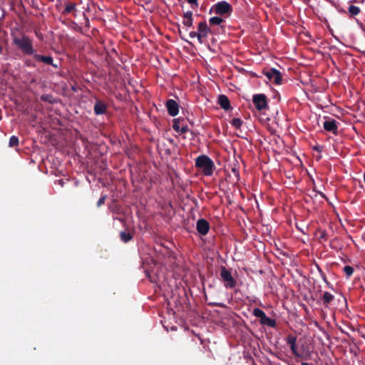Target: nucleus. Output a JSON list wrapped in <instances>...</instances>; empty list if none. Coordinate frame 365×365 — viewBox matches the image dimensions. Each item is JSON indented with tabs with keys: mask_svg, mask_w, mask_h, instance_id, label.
<instances>
[{
	"mask_svg": "<svg viewBox=\"0 0 365 365\" xmlns=\"http://www.w3.org/2000/svg\"><path fill=\"white\" fill-rule=\"evenodd\" d=\"M195 167L206 176L212 175L215 169L212 160L205 155H201L195 159Z\"/></svg>",
	"mask_w": 365,
	"mask_h": 365,
	"instance_id": "1",
	"label": "nucleus"
},
{
	"mask_svg": "<svg viewBox=\"0 0 365 365\" xmlns=\"http://www.w3.org/2000/svg\"><path fill=\"white\" fill-rule=\"evenodd\" d=\"M13 42L24 55L34 56L35 51L32 40L29 37L25 35H23L21 37H15Z\"/></svg>",
	"mask_w": 365,
	"mask_h": 365,
	"instance_id": "2",
	"label": "nucleus"
},
{
	"mask_svg": "<svg viewBox=\"0 0 365 365\" xmlns=\"http://www.w3.org/2000/svg\"><path fill=\"white\" fill-rule=\"evenodd\" d=\"M220 277L225 288L233 289L237 286V280L232 277L231 272L224 266L220 267Z\"/></svg>",
	"mask_w": 365,
	"mask_h": 365,
	"instance_id": "3",
	"label": "nucleus"
},
{
	"mask_svg": "<svg viewBox=\"0 0 365 365\" xmlns=\"http://www.w3.org/2000/svg\"><path fill=\"white\" fill-rule=\"evenodd\" d=\"M214 10L215 13L217 15L225 16L230 15L232 11V6L230 4L225 1H219L215 4L212 9L210 10V13L212 10Z\"/></svg>",
	"mask_w": 365,
	"mask_h": 365,
	"instance_id": "4",
	"label": "nucleus"
},
{
	"mask_svg": "<svg viewBox=\"0 0 365 365\" xmlns=\"http://www.w3.org/2000/svg\"><path fill=\"white\" fill-rule=\"evenodd\" d=\"M253 315L257 318H259L260 323L262 324H265L270 327H274L276 326L275 320L268 317L265 312L259 308L254 309Z\"/></svg>",
	"mask_w": 365,
	"mask_h": 365,
	"instance_id": "5",
	"label": "nucleus"
},
{
	"mask_svg": "<svg viewBox=\"0 0 365 365\" xmlns=\"http://www.w3.org/2000/svg\"><path fill=\"white\" fill-rule=\"evenodd\" d=\"M263 73L270 82H272L277 85L281 84L282 75L281 73L276 68H272L267 70H264Z\"/></svg>",
	"mask_w": 365,
	"mask_h": 365,
	"instance_id": "6",
	"label": "nucleus"
},
{
	"mask_svg": "<svg viewBox=\"0 0 365 365\" xmlns=\"http://www.w3.org/2000/svg\"><path fill=\"white\" fill-rule=\"evenodd\" d=\"M252 102L257 110H262L268 107L267 98L263 93L255 94Z\"/></svg>",
	"mask_w": 365,
	"mask_h": 365,
	"instance_id": "7",
	"label": "nucleus"
},
{
	"mask_svg": "<svg viewBox=\"0 0 365 365\" xmlns=\"http://www.w3.org/2000/svg\"><path fill=\"white\" fill-rule=\"evenodd\" d=\"M173 128L175 131L180 133H185L189 130L186 121L184 118H175L173 123Z\"/></svg>",
	"mask_w": 365,
	"mask_h": 365,
	"instance_id": "8",
	"label": "nucleus"
},
{
	"mask_svg": "<svg viewBox=\"0 0 365 365\" xmlns=\"http://www.w3.org/2000/svg\"><path fill=\"white\" fill-rule=\"evenodd\" d=\"M210 228L209 222L204 218L199 219L196 222V230L201 235H206L209 232Z\"/></svg>",
	"mask_w": 365,
	"mask_h": 365,
	"instance_id": "9",
	"label": "nucleus"
},
{
	"mask_svg": "<svg viewBox=\"0 0 365 365\" xmlns=\"http://www.w3.org/2000/svg\"><path fill=\"white\" fill-rule=\"evenodd\" d=\"M198 41L202 43V39L206 38L210 32V28L207 26L206 21H201L197 26Z\"/></svg>",
	"mask_w": 365,
	"mask_h": 365,
	"instance_id": "10",
	"label": "nucleus"
},
{
	"mask_svg": "<svg viewBox=\"0 0 365 365\" xmlns=\"http://www.w3.org/2000/svg\"><path fill=\"white\" fill-rule=\"evenodd\" d=\"M165 106L170 115L176 116L178 114L179 105L175 100H168Z\"/></svg>",
	"mask_w": 365,
	"mask_h": 365,
	"instance_id": "11",
	"label": "nucleus"
},
{
	"mask_svg": "<svg viewBox=\"0 0 365 365\" xmlns=\"http://www.w3.org/2000/svg\"><path fill=\"white\" fill-rule=\"evenodd\" d=\"M34 58L38 62H43L46 65H51L56 68H58V66L53 63V58L50 56H42L40 54L34 53Z\"/></svg>",
	"mask_w": 365,
	"mask_h": 365,
	"instance_id": "12",
	"label": "nucleus"
},
{
	"mask_svg": "<svg viewBox=\"0 0 365 365\" xmlns=\"http://www.w3.org/2000/svg\"><path fill=\"white\" fill-rule=\"evenodd\" d=\"M323 127L327 131L331 132L334 134L337 133V122L334 119L325 120L323 123Z\"/></svg>",
	"mask_w": 365,
	"mask_h": 365,
	"instance_id": "13",
	"label": "nucleus"
},
{
	"mask_svg": "<svg viewBox=\"0 0 365 365\" xmlns=\"http://www.w3.org/2000/svg\"><path fill=\"white\" fill-rule=\"evenodd\" d=\"M107 108L108 106L104 102L97 101L93 107L94 113L97 115L105 114L107 111Z\"/></svg>",
	"mask_w": 365,
	"mask_h": 365,
	"instance_id": "14",
	"label": "nucleus"
},
{
	"mask_svg": "<svg viewBox=\"0 0 365 365\" xmlns=\"http://www.w3.org/2000/svg\"><path fill=\"white\" fill-rule=\"evenodd\" d=\"M218 103L225 110L231 109V105L229 98L225 95H220L218 97Z\"/></svg>",
	"mask_w": 365,
	"mask_h": 365,
	"instance_id": "15",
	"label": "nucleus"
},
{
	"mask_svg": "<svg viewBox=\"0 0 365 365\" xmlns=\"http://www.w3.org/2000/svg\"><path fill=\"white\" fill-rule=\"evenodd\" d=\"M182 23L186 27L190 28L192 26L193 18L192 11H188L183 14Z\"/></svg>",
	"mask_w": 365,
	"mask_h": 365,
	"instance_id": "16",
	"label": "nucleus"
},
{
	"mask_svg": "<svg viewBox=\"0 0 365 365\" xmlns=\"http://www.w3.org/2000/svg\"><path fill=\"white\" fill-rule=\"evenodd\" d=\"M65 8L61 11L62 14L67 15L69 14H71L76 11V4L71 2V1H66L64 3Z\"/></svg>",
	"mask_w": 365,
	"mask_h": 365,
	"instance_id": "17",
	"label": "nucleus"
},
{
	"mask_svg": "<svg viewBox=\"0 0 365 365\" xmlns=\"http://www.w3.org/2000/svg\"><path fill=\"white\" fill-rule=\"evenodd\" d=\"M334 299V296L328 292H325L322 297L323 304L325 307H329V304Z\"/></svg>",
	"mask_w": 365,
	"mask_h": 365,
	"instance_id": "18",
	"label": "nucleus"
},
{
	"mask_svg": "<svg viewBox=\"0 0 365 365\" xmlns=\"http://www.w3.org/2000/svg\"><path fill=\"white\" fill-rule=\"evenodd\" d=\"M133 237V235L128 232L122 231L120 232V239L124 243H127L128 242L130 241Z\"/></svg>",
	"mask_w": 365,
	"mask_h": 365,
	"instance_id": "19",
	"label": "nucleus"
},
{
	"mask_svg": "<svg viewBox=\"0 0 365 365\" xmlns=\"http://www.w3.org/2000/svg\"><path fill=\"white\" fill-rule=\"evenodd\" d=\"M41 99L43 101L48 102L51 104H53L56 102L55 98L51 94H43L41 96Z\"/></svg>",
	"mask_w": 365,
	"mask_h": 365,
	"instance_id": "20",
	"label": "nucleus"
},
{
	"mask_svg": "<svg viewBox=\"0 0 365 365\" xmlns=\"http://www.w3.org/2000/svg\"><path fill=\"white\" fill-rule=\"evenodd\" d=\"M348 11L351 16H356L360 13L359 7L354 5H350L348 8Z\"/></svg>",
	"mask_w": 365,
	"mask_h": 365,
	"instance_id": "21",
	"label": "nucleus"
},
{
	"mask_svg": "<svg viewBox=\"0 0 365 365\" xmlns=\"http://www.w3.org/2000/svg\"><path fill=\"white\" fill-rule=\"evenodd\" d=\"M224 20L221 17L213 16L211 17L209 20V23L210 25H220Z\"/></svg>",
	"mask_w": 365,
	"mask_h": 365,
	"instance_id": "22",
	"label": "nucleus"
},
{
	"mask_svg": "<svg viewBox=\"0 0 365 365\" xmlns=\"http://www.w3.org/2000/svg\"><path fill=\"white\" fill-rule=\"evenodd\" d=\"M230 124L236 129H240L242 125V120L240 118H235L230 121Z\"/></svg>",
	"mask_w": 365,
	"mask_h": 365,
	"instance_id": "23",
	"label": "nucleus"
},
{
	"mask_svg": "<svg viewBox=\"0 0 365 365\" xmlns=\"http://www.w3.org/2000/svg\"><path fill=\"white\" fill-rule=\"evenodd\" d=\"M19 138L16 135H12L9 142V146L11 148L16 147L19 145Z\"/></svg>",
	"mask_w": 365,
	"mask_h": 365,
	"instance_id": "24",
	"label": "nucleus"
},
{
	"mask_svg": "<svg viewBox=\"0 0 365 365\" xmlns=\"http://www.w3.org/2000/svg\"><path fill=\"white\" fill-rule=\"evenodd\" d=\"M344 272L346 274L347 278H349L354 272V268L349 265H346L344 267Z\"/></svg>",
	"mask_w": 365,
	"mask_h": 365,
	"instance_id": "25",
	"label": "nucleus"
},
{
	"mask_svg": "<svg viewBox=\"0 0 365 365\" xmlns=\"http://www.w3.org/2000/svg\"><path fill=\"white\" fill-rule=\"evenodd\" d=\"M286 341H287V343L289 345V346H292L294 344H296V341H297V337L292 335V334H289L287 336V339H286Z\"/></svg>",
	"mask_w": 365,
	"mask_h": 365,
	"instance_id": "26",
	"label": "nucleus"
},
{
	"mask_svg": "<svg viewBox=\"0 0 365 365\" xmlns=\"http://www.w3.org/2000/svg\"><path fill=\"white\" fill-rule=\"evenodd\" d=\"M290 349L293 353V354L296 356V357H299V358H302V355L301 354L299 353V351H297V345L296 344L290 346Z\"/></svg>",
	"mask_w": 365,
	"mask_h": 365,
	"instance_id": "27",
	"label": "nucleus"
},
{
	"mask_svg": "<svg viewBox=\"0 0 365 365\" xmlns=\"http://www.w3.org/2000/svg\"><path fill=\"white\" fill-rule=\"evenodd\" d=\"M319 239L326 241L327 240V233L325 230L319 231Z\"/></svg>",
	"mask_w": 365,
	"mask_h": 365,
	"instance_id": "28",
	"label": "nucleus"
},
{
	"mask_svg": "<svg viewBox=\"0 0 365 365\" xmlns=\"http://www.w3.org/2000/svg\"><path fill=\"white\" fill-rule=\"evenodd\" d=\"M106 195H103L100 197V199L98 200V202H97V206L98 207H100L102 205H103L105 203V200H106Z\"/></svg>",
	"mask_w": 365,
	"mask_h": 365,
	"instance_id": "29",
	"label": "nucleus"
},
{
	"mask_svg": "<svg viewBox=\"0 0 365 365\" xmlns=\"http://www.w3.org/2000/svg\"><path fill=\"white\" fill-rule=\"evenodd\" d=\"M317 269L319 271V272L321 273V276L322 277L324 281L327 284H329V282L327 281V277H326V274H324V272H323V271L322 270V269L317 266Z\"/></svg>",
	"mask_w": 365,
	"mask_h": 365,
	"instance_id": "30",
	"label": "nucleus"
},
{
	"mask_svg": "<svg viewBox=\"0 0 365 365\" xmlns=\"http://www.w3.org/2000/svg\"><path fill=\"white\" fill-rule=\"evenodd\" d=\"M232 173L235 175V177L236 178V182H238L239 180H240V173H239V171L236 168H232Z\"/></svg>",
	"mask_w": 365,
	"mask_h": 365,
	"instance_id": "31",
	"label": "nucleus"
},
{
	"mask_svg": "<svg viewBox=\"0 0 365 365\" xmlns=\"http://www.w3.org/2000/svg\"><path fill=\"white\" fill-rule=\"evenodd\" d=\"M62 1L63 0H57V4L56 5V8L57 10L61 11L62 7Z\"/></svg>",
	"mask_w": 365,
	"mask_h": 365,
	"instance_id": "32",
	"label": "nucleus"
},
{
	"mask_svg": "<svg viewBox=\"0 0 365 365\" xmlns=\"http://www.w3.org/2000/svg\"><path fill=\"white\" fill-rule=\"evenodd\" d=\"M189 36H190V37L191 38H198L197 32H195V31L190 32Z\"/></svg>",
	"mask_w": 365,
	"mask_h": 365,
	"instance_id": "33",
	"label": "nucleus"
},
{
	"mask_svg": "<svg viewBox=\"0 0 365 365\" xmlns=\"http://www.w3.org/2000/svg\"><path fill=\"white\" fill-rule=\"evenodd\" d=\"M187 1L189 4H192V5L195 6H198L197 0H187Z\"/></svg>",
	"mask_w": 365,
	"mask_h": 365,
	"instance_id": "34",
	"label": "nucleus"
},
{
	"mask_svg": "<svg viewBox=\"0 0 365 365\" xmlns=\"http://www.w3.org/2000/svg\"><path fill=\"white\" fill-rule=\"evenodd\" d=\"M210 304H211L212 306H215V307H225V304H222V303L215 302V303H210Z\"/></svg>",
	"mask_w": 365,
	"mask_h": 365,
	"instance_id": "35",
	"label": "nucleus"
},
{
	"mask_svg": "<svg viewBox=\"0 0 365 365\" xmlns=\"http://www.w3.org/2000/svg\"><path fill=\"white\" fill-rule=\"evenodd\" d=\"M322 10H323V13L322 14H324L326 16H330L329 15V12L328 11H327L326 8L324 7H322Z\"/></svg>",
	"mask_w": 365,
	"mask_h": 365,
	"instance_id": "36",
	"label": "nucleus"
},
{
	"mask_svg": "<svg viewBox=\"0 0 365 365\" xmlns=\"http://www.w3.org/2000/svg\"><path fill=\"white\" fill-rule=\"evenodd\" d=\"M178 32H179V36L180 37L181 39L184 40V41H187L182 36V31L181 29L179 28L178 29Z\"/></svg>",
	"mask_w": 365,
	"mask_h": 365,
	"instance_id": "37",
	"label": "nucleus"
},
{
	"mask_svg": "<svg viewBox=\"0 0 365 365\" xmlns=\"http://www.w3.org/2000/svg\"><path fill=\"white\" fill-rule=\"evenodd\" d=\"M314 150H318V151L321 152V149H319V148H317V147H315V148H314Z\"/></svg>",
	"mask_w": 365,
	"mask_h": 365,
	"instance_id": "38",
	"label": "nucleus"
},
{
	"mask_svg": "<svg viewBox=\"0 0 365 365\" xmlns=\"http://www.w3.org/2000/svg\"><path fill=\"white\" fill-rule=\"evenodd\" d=\"M58 182H59V184H60L61 186H63V182L62 180H59Z\"/></svg>",
	"mask_w": 365,
	"mask_h": 365,
	"instance_id": "39",
	"label": "nucleus"
},
{
	"mask_svg": "<svg viewBox=\"0 0 365 365\" xmlns=\"http://www.w3.org/2000/svg\"><path fill=\"white\" fill-rule=\"evenodd\" d=\"M302 365H309L307 362H302Z\"/></svg>",
	"mask_w": 365,
	"mask_h": 365,
	"instance_id": "40",
	"label": "nucleus"
},
{
	"mask_svg": "<svg viewBox=\"0 0 365 365\" xmlns=\"http://www.w3.org/2000/svg\"><path fill=\"white\" fill-rule=\"evenodd\" d=\"M2 53V47L0 45V54Z\"/></svg>",
	"mask_w": 365,
	"mask_h": 365,
	"instance_id": "41",
	"label": "nucleus"
},
{
	"mask_svg": "<svg viewBox=\"0 0 365 365\" xmlns=\"http://www.w3.org/2000/svg\"><path fill=\"white\" fill-rule=\"evenodd\" d=\"M145 4H148V3H150V1H145Z\"/></svg>",
	"mask_w": 365,
	"mask_h": 365,
	"instance_id": "42",
	"label": "nucleus"
}]
</instances>
